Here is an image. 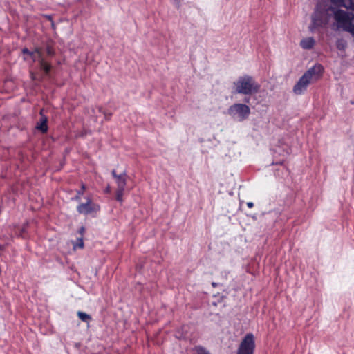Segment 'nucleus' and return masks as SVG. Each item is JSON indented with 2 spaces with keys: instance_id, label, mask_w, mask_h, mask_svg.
I'll use <instances>...</instances> for the list:
<instances>
[{
  "instance_id": "obj_1",
  "label": "nucleus",
  "mask_w": 354,
  "mask_h": 354,
  "mask_svg": "<svg viewBox=\"0 0 354 354\" xmlns=\"http://www.w3.org/2000/svg\"><path fill=\"white\" fill-rule=\"evenodd\" d=\"M324 72V66L319 63H316L308 68L294 85L292 88L294 94L297 95H303L310 84L321 78Z\"/></svg>"
},
{
  "instance_id": "obj_2",
  "label": "nucleus",
  "mask_w": 354,
  "mask_h": 354,
  "mask_svg": "<svg viewBox=\"0 0 354 354\" xmlns=\"http://www.w3.org/2000/svg\"><path fill=\"white\" fill-rule=\"evenodd\" d=\"M260 85L249 75L239 76L233 82V93L236 94L250 95L259 92Z\"/></svg>"
},
{
  "instance_id": "obj_3",
  "label": "nucleus",
  "mask_w": 354,
  "mask_h": 354,
  "mask_svg": "<svg viewBox=\"0 0 354 354\" xmlns=\"http://www.w3.org/2000/svg\"><path fill=\"white\" fill-rule=\"evenodd\" d=\"M335 6V7L329 6V12L330 11L331 17L334 19L333 27L334 29L347 32L351 21V15L354 12L343 10L340 9L342 6Z\"/></svg>"
},
{
  "instance_id": "obj_4",
  "label": "nucleus",
  "mask_w": 354,
  "mask_h": 354,
  "mask_svg": "<svg viewBox=\"0 0 354 354\" xmlns=\"http://www.w3.org/2000/svg\"><path fill=\"white\" fill-rule=\"evenodd\" d=\"M250 100V97H245L243 100L245 103H234L230 105L225 113L235 122L245 121L250 115V108L246 104Z\"/></svg>"
},
{
  "instance_id": "obj_5",
  "label": "nucleus",
  "mask_w": 354,
  "mask_h": 354,
  "mask_svg": "<svg viewBox=\"0 0 354 354\" xmlns=\"http://www.w3.org/2000/svg\"><path fill=\"white\" fill-rule=\"evenodd\" d=\"M331 18L329 6L322 5L316 6L311 17V23L309 28L310 31H314L319 28H322L328 24Z\"/></svg>"
},
{
  "instance_id": "obj_6",
  "label": "nucleus",
  "mask_w": 354,
  "mask_h": 354,
  "mask_svg": "<svg viewBox=\"0 0 354 354\" xmlns=\"http://www.w3.org/2000/svg\"><path fill=\"white\" fill-rule=\"evenodd\" d=\"M254 349V336L252 333H247L240 343L237 354H253Z\"/></svg>"
},
{
  "instance_id": "obj_7",
  "label": "nucleus",
  "mask_w": 354,
  "mask_h": 354,
  "mask_svg": "<svg viewBox=\"0 0 354 354\" xmlns=\"http://www.w3.org/2000/svg\"><path fill=\"white\" fill-rule=\"evenodd\" d=\"M333 5L337 6H343L347 10H350L353 12L351 15V21H350L349 27H348L347 32H349L351 36L354 38V0H330Z\"/></svg>"
},
{
  "instance_id": "obj_8",
  "label": "nucleus",
  "mask_w": 354,
  "mask_h": 354,
  "mask_svg": "<svg viewBox=\"0 0 354 354\" xmlns=\"http://www.w3.org/2000/svg\"><path fill=\"white\" fill-rule=\"evenodd\" d=\"M76 209L80 214L88 215L93 212L97 213L99 212L100 207L99 205L94 203L90 197H87L86 201L85 203H80Z\"/></svg>"
},
{
  "instance_id": "obj_9",
  "label": "nucleus",
  "mask_w": 354,
  "mask_h": 354,
  "mask_svg": "<svg viewBox=\"0 0 354 354\" xmlns=\"http://www.w3.org/2000/svg\"><path fill=\"white\" fill-rule=\"evenodd\" d=\"M111 176L115 179L117 185V189H125L127 182V174L126 171L122 173L118 174L115 169L112 170Z\"/></svg>"
},
{
  "instance_id": "obj_10",
  "label": "nucleus",
  "mask_w": 354,
  "mask_h": 354,
  "mask_svg": "<svg viewBox=\"0 0 354 354\" xmlns=\"http://www.w3.org/2000/svg\"><path fill=\"white\" fill-rule=\"evenodd\" d=\"M41 118L39 122L36 124V129L39 130L42 133H46L48 131V118L42 114V111L40 112Z\"/></svg>"
},
{
  "instance_id": "obj_11",
  "label": "nucleus",
  "mask_w": 354,
  "mask_h": 354,
  "mask_svg": "<svg viewBox=\"0 0 354 354\" xmlns=\"http://www.w3.org/2000/svg\"><path fill=\"white\" fill-rule=\"evenodd\" d=\"M41 70L46 75H48L52 68L51 64L48 62L44 58L37 59Z\"/></svg>"
},
{
  "instance_id": "obj_12",
  "label": "nucleus",
  "mask_w": 354,
  "mask_h": 354,
  "mask_svg": "<svg viewBox=\"0 0 354 354\" xmlns=\"http://www.w3.org/2000/svg\"><path fill=\"white\" fill-rule=\"evenodd\" d=\"M315 44V41L313 37H309L303 39L300 42V46L303 49L310 50L312 49Z\"/></svg>"
},
{
  "instance_id": "obj_13",
  "label": "nucleus",
  "mask_w": 354,
  "mask_h": 354,
  "mask_svg": "<svg viewBox=\"0 0 354 354\" xmlns=\"http://www.w3.org/2000/svg\"><path fill=\"white\" fill-rule=\"evenodd\" d=\"M335 46L338 50L344 53L347 48L348 42L344 38H339L337 39Z\"/></svg>"
},
{
  "instance_id": "obj_14",
  "label": "nucleus",
  "mask_w": 354,
  "mask_h": 354,
  "mask_svg": "<svg viewBox=\"0 0 354 354\" xmlns=\"http://www.w3.org/2000/svg\"><path fill=\"white\" fill-rule=\"evenodd\" d=\"M85 189L86 185L84 183H82L80 189L76 190V195L73 198V200L75 201H80L81 196L84 194Z\"/></svg>"
},
{
  "instance_id": "obj_15",
  "label": "nucleus",
  "mask_w": 354,
  "mask_h": 354,
  "mask_svg": "<svg viewBox=\"0 0 354 354\" xmlns=\"http://www.w3.org/2000/svg\"><path fill=\"white\" fill-rule=\"evenodd\" d=\"M44 49L46 50L47 55L50 57H53L55 55V50L54 49V47L50 43H46L44 45Z\"/></svg>"
},
{
  "instance_id": "obj_16",
  "label": "nucleus",
  "mask_w": 354,
  "mask_h": 354,
  "mask_svg": "<svg viewBox=\"0 0 354 354\" xmlns=\"http://www.w3.org/2000/svg\"><path fill=\"white\" fill-rule=\"evenodd\" d=\"M21 53L24 54V55H28L30 58H31V59L32 60L33 62H35L37 61V59L36 57V55H35V52H32L31 50H30L28 48H24L22 50H21Z\"/></svg>"
},
{
  "instance_id": "obj_17",
  "label": "nucleus",
  "mask_w": 354,
  "mask_h": 354,
  "mask_svg": "<svg viewBox=\"0 0 354 354\" xmlns=\"http://www.w3.org/2000/svg\"><path fill=\"white\" fill-rule=\"evenodd\" d=\"M77 316L84 322H89L91 320V317L84 312L79 311Z\"/></svg>"
},
{
  "instance_id": "obj_18",
  "label": "nucleus",
  "mask_w": 354,
  "mask_h": 354,
  "mask_svg": "<svg viewBox=\"0 0 354 354\" xmlns=\"http://www.w3.org/2000/svg\"><path fill=\"white\" fill-rule=\"evenodd\" d=\"M125 189H117L115 191V199L120 203H122L123 200V194Z\"/></svg>"
},
{
  "instance_id": "obj_19",
  "label": "nucleus",
  "mask_w": 354,
  "mask_h": 354,
  "mask_svg": "<svg viewBox=\"0 0 354 354\" xmlns=\"http://www.w3.org/2000/svg\"><path fill=\"white\" fill-rule=\"evenodd\" d=\"M195 351L196 354H210V353L206 348L201 346H195Z\"/></svg>"
},
{
  "instance_id": "obj_20",
  "label": "nucleus",
  "mask_w": 354,
  "mask_h": 354,
  "mask_svg": "<svg viewBox=\"0 0 354 354\" xmlns=\"http://www.w3.org/2000/svg\"><path fill=\"white\" fill-rule=\"evenodd\" d=\"M32 52H35V55H36L37 59L44 58L43 54L41 52V48L37 47L35 48V50Z\"/></svg>"
},
{
  "instance_id": "obj_21",
  "label": "nucleus",
  "mask_w": 354,
  "mask_h": 354,
  "mask_svg": "<svg viewBox=\"0 0 354 354\" xmlns=\"http://www.w3.org/2000/svg\"><path fill=\"white\" fill-rule=\"evenodd\" d=\"M77 243L74 245V248H82L84 247L83 238L82 237L77 238Z\"/></svg>"
},
{
  "instance_id": "obj_22",
  "label": "nucleus",
  "mask_w": 354,
  "mask_h": 354,
  "mask_svg": "<svg viewBox=\"0 0 354 354\" xmlns=\"http://www.w3.org/2000/svg\"><path fill=\"white\" fill-rule=\"evenodd\" d=\"M173 4L178 9L181 6L183 0H171Z\"/></svg>"
},
{
  "instance_id": "obj_23",
  "label": "nucleus",
  "mask_w": 354,
  "mask_h": 354,
  "mask_svg": "<svg viewBox=\"0 0 354 354\" xmlns=\"http://www.w3.org/2000/svg\"><path fill=\"white\" fill-rule=\"evenodd\" d=\"M110 192H111V187H110V185H108L106 186V187L104 189V192L105 194H109V193H110Z\"/></svg>"
},
{
  "instance_id": "obj_24",
  "label": "nucleus",
  "mask_w": 354,
  "mask_h": 354,
  "mask_svg": "<svg viewBox=\"0 0 354 354\" xmlns=\"http://www.w3.org/2000/svg\"><path fill=\"white\" fill-rule=\"evenodd\" d=\"M85 231V228L84 227L82 226L80 229H79V231L78 232L81 234H82Z\"/></svg>"
},
{
  "instance_id": "obj_25",
  "label": "nucleus",
  "mask_w": 354,
  "mask_h": 354,
  "mask_svg": "<svg viewBox=\"0 0 354 354\" xmlns=\"http://www.w3.org/2000/svg\"><path fill=\"white\" fill-rule=\"evenodd\" d=\"M247 206H248L249 208H252V207H254V203H253V202H251V201L248 202V203H247Z\"/></svg>"
},
{
  "instance_id": "obj_26",
  "label": "nucleus",
  "mask_w": 354,
  "mask_h": 354,
  "mask_svg": "<svg viewBox=\"0 0 354 354\" xmlns=\"http://www.w3.org/2000/svg\"><path fill=\"white\" fill-rule=\"evenodd\" d=\"M218 285V283H216V282H212V286L215 288V287H217Z\"/></svg>"
},
{
  "instance_id": "obj_27",
  "label": "nucleus",
  "mask_w": 354,
  "mask_h": 354,
  "mask_svg": "<svg viewBox=\"0 0 354 354\" xmlns=\"http://www.w3.org/2000/svg\"><path fill=\"white\" fill-rule=\"evenodd\" d=\"M24 60H25V61L27 60V57H24Z\"/></svg>"
}]
</instances>
